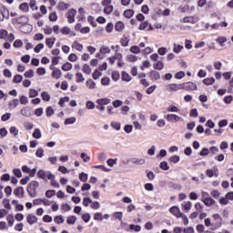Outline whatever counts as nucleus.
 Returning a JSON list of instances; mask_svg holds the SVG:
<instances>
[{
    "label": "nucleus",
    "mask_w": 233,
    "mask_h": 233,
    "mask_svg": "<svg viewBox=\"0 0 233 233\" xmlns=\"http://www.w3.org/2000/svg\"><path fill=\"white\" fill-rule=\"evenodd\" d=\"M20 114L24 117H32V109L29 106L23 107L20 110Z\"/></svg>",
    "instance_id": "10"
},
{
    "label": "nucleus",
    "mask_w": 233,
    "mask_h": 233,
    "mask_svg": "<svg viewBox=\"0 0 233 233\" xmlns=\"http://www.w3.org/2000/svg\"><path fill=\"white\" fill-rule=\"evenodd\" d=\"M167 112H172V113H176V114H179V112H181V110L179 109V107L174 106V105H170L167 107Z\"/></svg>",
    "instance_id": "24"
},
{
    "label": "nucleus",
    "mask_w": 233,
    "mask_h": 233,
    "mask_svg": "<svg viewBox=\"0 0 233 233\" xmlns=\"http://www.w3.org/2000/svg\"><path fill=\"white\" fill-rule=\"evenodd\" d=\"M25 77H26L27 79H30L32 77H34V70L33 69H29L28 71H26L24 74Z\"/></svg>",
    "instance_id": "55"
},
{
    "label": "nucleus",
    "mask_w": 233,
    "mask_h": 233,
    "mask_svg": "<svg viewBox=\"0 0 233 233\" xmlns=\"http://www.w3.org/2000/svg\"><path fill=\"white\" fill-rule=\"evenodd\" d=\"M212 218L214 219V222L212 223L211 230H218V228H221V227L223 226V218H221V215L213 214Z\"/></svg>",
    "instance_id": "3"
},
{
    "label": "nucleus",
    "mask_w": 233,
    "mask_h": 233,
    "mask_svg": "<svg viewBox=\"0 0 233 233\" xmlns=\"http://www.w3.org/2000/svg\"><path fill=\"white\" fill-rule=\"evenodd\" d=\"M41 97L43 101H50V94H48L46 91L42 92Z\"/></svg>",
    "instance_id": "45"
},
{
    "label": "nucleus",
    "mask_w": 233,
    "mask_h": 233,
    "mask_svg": "<svg viewBox=\"0 0 233 233\" xmlns=\"http://www.w3.org/2000/svg\"><path fill=\"white\" fill-rule=\"evenodd\" d=\"M19 101L21 105H28V97L25 96H20Z\"/></svg>",
    "instance_id": "49"
},
{
    "label": "nucleus",
    "mask_w": 233,
    "mask_h": 233,
    "mask_svg": "<svg viewBox=\"0 0 233 233\" xmlns=\"http://www.w3.org/2000/svg\"><path fill=\"white\" fill-rule=\"evenodd\" d=\"M62 70H64V72H68L69 70H72V65L69 62H66L62 66Z\"/></svg>",
    "instance_id": "43"
},
{
    "label": "nucleus",
    "mask_w": 233,
    "mask_h": 233,
    "mask_svg": "<svg viewBox=\"0 0 233 233\" xmlns=\"http://www.w3.org/2000/svg\"><path fill=\"white\" fill-rule=\"evenodd\" d=\"M124 15L125 17H127V19H130V17H132L134 15V10L132 9H127L124 12Z\"/></svg>",
    "instance_id": "39"
},
{
    "label": "nucleus",
    "mask_w": 233,
    "mask_h": 233,
    "mask_svg": "<svg viewBox=\"0 0 233 233\" xmlns=\"http://www.w3.org/2000/svg\"><path fill=\"white\" fill-rule=\"evenodd\" d=\"M123 28H125V24L121 21H118L116 23L115 25V30L116 32H121L123 30Z\"/></svg>",
    "instance_id": "25"
},
{
    "label": "nucleus",
    "mask_w": 233,
    "mask_h": 233,
    "mask_svg": "<svg viewBox=\"0 0 233 233\" xmlns=\"http://www.w3.org/2000/svg\"><path fill=\"white\" fill-rule=\"evenodd\" d=\"M167 89L170 92H177V90H183V84H169Z\"/></svg>",
    "instance_id": "9"
},
{
    "label": "nucleus",
    "mask_w": 233,
    "mask_h": 233,
    "mask_svg": "<svg viewBox=\"0 0 233 233\" xmlns=\"http://www.w3.org/2000/svg\"><path fill=\"white\" fill-rule=\"evenodd\" d=\"M161 170H170V167H168V163L167 161H163L160 163Z\"/></svg>",
    "instance_id": "51"
},
{
    "label": "nucleus",
    "mask_w": 233,
    "mask_h": 233,
    "mask_svg": "<svg viewBox=\"0 0 233 233\" xmlns=\"http://www.w3.org/2000/svg\"><path fill=\"white\" fill-rule=\"evenodd\" d=\"M112 218L114 219H118V221H120V223H123V212H121V211L115 212V213H113Z\"/></svg>",
    "instance_id": "19"
},
{
    "label": "nucleus",
    "mask_w": 233,
    "mask_h": 233,
    "mask_svg": "<svg viewBox=\"0 0 233 233\" xmlns=\"http://www.w3.org/2000/svg\"><path fill=\"white\" fill-rule=\"evenodd\" d=\"M90 207L93 208V210H97L98 208H101V204H99L98 201H92Z\"/></svg>",
    "instance_id": "48"
},
{
    "label": "nucleus",
    "mask_w": 233,
    "mask_h": 233,
    "mask_svg": "<svg viewBox=\"0 0 233 233\" xmlns=\"http://www.w3.org/2000/svg\"><path fill=\"white\" fill-rule=\"evenodd\" d=\"M43 31L46 35H50L52 34V27H50V25H45Z\"/></svg>",
    "instance_id": "57"
},
{
    "label": "nucleus",
    "mask_w": 233,
    "mask_h": 233,
    "mask_svg": "<svg viewBox=\"0 0 233 233\" xmlns=\"http://www.w3.org/2000/svg\"><path fill=\"white\" fill-rule=\"evenodd\" d=\"M33 137H35V139H41V137H42L41 129L35 128V130L33 132Z\"/></svg>",
    "instance_id": "30"
},
{
    "label": "nucleus",
    "mask_w": 233,
    "mask_h": 233,
    "mask_svg": "<svg viewBox=\"0 0 233 233\" xmlns=\"http://www.w3.org/2000/svg\"><path fill=\"white\" fill-rule=\"evenodd\" d=\"M18 105H19V100L17 98H15L9 102V107L11 110L17 108Z\"/></svg>",
    "instance_id": "22"
},
{
    "label": "nucleus",
    "mask_w": 233,
    "mask_h": 233,
    "mask_svg": "<svg viewBox=\"0 0 233 233\" xmlns=\"http://www.w3.org/2000/svg\"><path fill=\"white\" fill-rule=\"evenodd\" d=\"M120 43L122 46H127L128 43H130V40L127 37L124 36L123 38H121Z\"/></svg>",
    "instance_id": "59"
},
{
    "label": "nucleus",
    "mask_w": 233,
    "mask_h": 233,
    "mask_svg": "<svg viewBox=\"0 0 233 233\" xmlns=\"http://www.w3.org/2000/svg\"><path fill=\"white\" fill-rule=\"evenodd\" d=\"M76 221H77V218L76 216H70L67 218L66 223L67 225H75Z\"/></svg>",
    "instance_id": "34"
},
{
    "label": "nucleus",
    "mask_w": 233,
    "mask_h": 233,
    "mask_svg": "<svg viewBox=\"0 0 233 233\" xmlns=\"http://www.w3.org/2000/svg\"><path fill=\"white\" fill-rule=\"evenodd\" d=\"M111 100L109 98H98L96 103L100 106H105L106 105H110Z\"/></svg>",
    "instance_id": "13"
},
{
    "label": "nucleus",
    "mask_w": 233,
    "mask_h": 233,
    "mask_svg": "<svg viewBox=\"0 0 233 233\" xmlns=\"http://www.w3.org/2000/svg\"><path fill=\"white\" fill-rule=\"evenodd\" d=\"M37 96H39V92H37V90L35 89H29V97L32 99L34 97H37Z\"/></svg>",
    "instance_id": "37"
},
{
    "label": "nucleus",
    "mask_w": 233,
    "mask_h": 233,
    "mask_svg": "<svg viewBox=\"0 0 233 233\" xmlns=\"http://www.w3.org/2000/svg\"><path fill=\"white\" fill-rule=\"evenodd\" d=\"M202 203H204V205H206V207H212V205H214L216 203V200H214V198L209 197V198L204 199V201H202Z\"/></svg>",
    "instance_id": "20"
},
{
    "label": "nucleus",
    "mask_w": 233,
    "mask_h": 233,
    "mask_svg": "<svg viewBox=\"0 0 233 233\" xmlns=\"http://www.w3.org/2000/svg\"><path fill=\"white\" fill-rule=\"evenodd\" d=\"M36 157H43L45 156V149L43 147H39L35 152Z\"/></svg>",
    "instance_id": "53"
},
{
    "label": "nucleus",
    "mask_w": 233,
    "mask_h": 233,
    "mask_svg": "<svg viewBox=\"0 0 233 233\" xmlns=\"http://www.w3.org/2000/svg\"><path fill=\"white\" fill-rule=\"evenodd\" d=\"M85 77L82 73H76V83H84Z\"/></svg>",
    "instance_id": "58"
},
{
    "label": "nucleus",
    "mask_w": 233,
    "mask_h": 233,
    "mask_svg": "<svg viewBox=\"0 0 233 233\" xmlns=\"http://www.w3.org/2000/svg\"><path fill=\"white\" fill-rule=\"evenodd\" d=\"M149 77L150 79H152V81H159V79H161V75L159 74V72L152 70L149 73Z\"/></svg>",
    "instance_id": "11"
},
{
    "label": "nucleus",
    "mask_w": 233,
    "mask_h": 233,
    "mask_svg": "<svg viewBox=\"0 0 233 233\" xmlns=\"http://www.w3.org/2000/svg\"><path fill=\"white\" fill-rule=\"evenodd\" d=\"M63 76V73L61 72V69L59 68H55L52 73V77L55 79H59Z\"/></svg>",
    "instance_id": "17"
},
{
    "label": "nucleus",
    "mask_w": 233,
    "mask_h": 233,
    "mask_svg": "<svg viewBox=\"0 0 233 233\" xmlns=\"http://www.w3.org/2000/svg\"><path fill=\"white\" fill-rule=\"evenodd\" d=\"M112 12H114V5H106L104 8V14H107V15H109Z\"/></svg>",
    "instance_id": "38"
},
{
    "label": "nucleus",
    "mask_w": 233,
    "mask_h": 233,
    "mask_svg": "<svg viewBox=\"0 0 233 233\" xmlns=\"http://www.w3.org/2000/svg\"><path fill=\"white\" fill-rule=\"evenodd\" d=\"M77 14V11L76 9H70L67 14V23L72 25V23H76V15Z\"/></svg>",
    "instance_id": "5"
},
{
    "label": "nucleus",
    "mask_w": 233,
    "mask_h": 233,
    "mask_svg": "<svg viewBox=\"0 0 233 233\" xmlns=\"http://www.w3.org/2000/svg\"><path fill=\"white\" fill-rule=\"evenodd\" d=\"M180 159H181V157H179V156L174 155L168 158V162L173 165H176V164H177L178 161H180Z\"/></svg>",
    "instance_id": "23"
},
{
    "label": "nucleus",
    "mask_w": 233,
    "mask_h": 233,
    "mask_svg": "<svg viewBox=\"0 0 233 233\" xmlns=\"http://www.w3.org/2000/svg\"><path fill=\"white\" fill-rule=\"evenodd\" d=\"M14 194H15V196H16V198H19L20 196H24L25 195V189L23 188V187H16L14 190Z\"/></svg>",
    "instance_id": "18"
},
{
    "label": "nucleus",
    "mask_w": 233,
    "mask_h": 233,
    "mask_svg": "<svg viewBox=\"0 0 233 233\" xmlns=\"http://www.w3.org/2000/svg\"><path fill=\"white\" fill-rule=\"evenodd\" d=\"M215 82H216V79H214V77L205 78L203 80L204 85H206L207 86H208L210 85H214Z\"/></svg>",
    "instance_id": "36"
},
{
    "label": "nucleus",
    "mask_w": 233,
    "mask_h": 233,
    "mask_svg": "<svg viewBox=\"0 0 233 233\" xmlns=\"http://www.w3.org/2000/svg\"><path fill=\"white\" fill-rule=\"evenodd\" d=\"M61 34H63V35H68L71 32L70 27L68 26H64L61 30H60Z\"/></svg>",
    "instance_id": "54"
},
{
    "label": "nucleus",
    "mask_w": 233,
    "mask_h": 233,
    "mask_svg": "<svg viewBox=\"0 0 233 233\" xmlns=\"http://www.w3.org/2000/svg\"><path fill=\"white\" fill-rule=\"evenodd\" d=\"M153 68L155 70H163L165 68V64L161 61H157V63L153 65Z\"/></svg>",
    "instance_id": "21"
},
{
    "label": "nucleus",
    "mask_w": 233,
    "mask_h": 233,
    "mask_svg": "<svg viewBox=\"0 0 233 233\" xmlns=\"http://www.w3.org/2000/svg\"><path fill=\"white\" fill-rule=\"evenodd\" d=\"M9 132L15 137L19 134V129L15 127H11Z\"/></svg>",
    "instance_id": "46"
},
{
    "label": "nucleus",
    "mask_w": 233,
    "mask_h": 233,
    "mask_svg": "<svg viewBox=\"0 0 233 233\" xmlns=\"http://www.w3.org/2000/svg\"><path fill=\"white\" fill-rule=\"evenodd\" d=\"M46 44L48 46V48H52V46L56 45V37L46 38Z\"/></svg>",
    "instance_id": "26"
},
{
    "label": "nucleus",
    "mask_w": 233,
    "mask_h": 233,
    "mask_svg": "<svg viewBox=\"0 0 233 233\" xmlns=\"http://www.w3.org/2000/svg\"><path fill=\"white\" fill-rule=\"evenodd\" d=\"M122 80L128 83L132 81V76H130V75H128L127 72H122Z\"/></svg>",
    "instance_id": "35"
},
{
    "label": "nucleus",
    "mask_w": 233,
    "mask_h": 233,
    "mask_svg": "<svg viewBox=\"0 0 233 233\" xmlns=\"http://www.w3.org/2000/svg\"><path fill=\"white\" fill-rule=\"evenodd\" d=\"M7 223L9 227H14L15 219H14V215H8L7 218Z\"/></svg>",
    "instance_id": "42"
},
{
    "label": "nucleus",
    "mask_w": 233,
    "mask_h": 233,
    "mask_svg": "<svg viewBox=\"0 0 233 233\" xmlns=\"http://www.w3.org/2000/svg\"><path fill=\"white\" fill-rule=\"evenodd\" d=\"M37 188H39V182L31 181L27 186V193L31 198H35L37 196Z\"/></svg>",
    "instance_id": "2"
},
{
    "label": "nucleus",
    "mask_w": 233,
    "mask_h": 233,
    "mask_svg": "<svg viewBox=\"0 0 233 233\" xmlns=\"http://www.w3.org/2000/svg\"><path fill=\"white\" fill-rule=\"evenodd\" d=\"M26 16L25 15H22L19 16L17 18L15 19V23H17V25H25V23H26Z\"/></svg>",
    "instance_id": "27"
},
{
    "label": "nucleus",
    "mask_w": 233,
    "mask_h": 233,
    "mask_svg": "<svg viewBox=\"0 0 233 233\" xmlns=\"http://www.w3.org/2000/svg\"><path fill=\"white\" fill-rule=\"evenodd\" d=\"M79 179L83 183H86L88 181V174L82 172L79 174Z\"/></svg>",
    "instance_id": "32"
},
{
    "label": "nucleus",
    "mask_w": 233,
    "mask_h": 233,
    "mask_svg": "<svg viewBox=\"0 0 233 233\" xmlns=\"http://www.w3.org/2000/svg\"><path fill=\"white\" fill-rule=\"evenodd\" d=\"M111 50H110V47L108 46H101L100 47V54H110Z\"/></svg>",
    "instance_id": "52"
},
{
    "label": "nucleus",
    "mask_w": 233,
    "mask_h": 233,
    "mask_svg": "<svg viewBox=\"0 0 233 233\" xmlns=\"http://www.w3.org/2000/svg\"><path fill=\"white\" fill-rule=\"evenodd\" d=\"M86 108H87V110H94V108H96V104H94V102L88 100L86 103Z\"/></svg>",
    "instance_id": "41"
},
{
    "label": "nucleus",
    "mask_w": 233,
    "mask_h": 233,
    "mask_svg": "<svg viewBox=\"0 0 233 233\" xmlns=\"http://www.w3.org/2000/svg\"><path fill=\"white\" fill-rule=\"evenodd\" d=\"M91 203H92V199L90 198H83L84 207H88L89 205H91Z\"/></svg>",
    "instance_id": "64"
},
{
    "label": "nucleus",
    "mask_w": 233,
    "mask_h": 233,
    "mask_svg": "<svg viewBox=\"0 0 233 233\" xmlns=\"http://www.w3.org/2000/svg\"><path fill=\"white\" fill-rule=\"evenodd\" d=\"M183 23H190L191 25H196V23H198V18L194 16H186L183 18Z\"/></svg>",
    "instance_id": "14"
},
{
    "label": "nucleus",
    "mask_w": 233,
    "mask_h": 233,
    "mask_svg": "<svg viewBox=\"0 0 233 233\" xmlns=\"http://www.w3.org/2000/svg\"><path fill=\"white\" fill-rule=\"evenodd\" d=\"M131 163H133V165H145L146 160L145 158L133 157L131 158Z\"/></svg>",
    "instance_id": "16"
},
{
    "label": "nucleus",
    "mask_w": 233,
    "mask_h": 233,
    "mask_svg": "<svg viewBox=\"0 0 233 233\" xmlns=\"http://www.w3.org/2000/svg\"><path fill=\"white\" fill-rule=\"evenodd\" d=\"M19 9L22 10V12H29L30 7L28 6V3H22L19 6Z\"/></svg>",
    "instance_id": "33"
},
{
    "label": "nucleus",
    "mask_w": 233,
    "mask_h": 233,
    "mask_svg": "<svg viewBox=\"0 0 233 233\" xmlns=\"http://www.w3.org/2000/svg\"><path fill=\"white\" fill-rule=\"evenodd\" d=\"M54 196H56V190L54 189H48L46 192V198H54Z\"/></svg>",
    "instance_id": "61"
},
{
    "label": "nucleus",
    "mask_w": 233,
    "mask_h": 233,
    "mask_svg": "<svg viewBox=\"0 0 233 233\" xmlns=\"http://www.w3.org/2000/svg\"><path fill=\"white\" fill-rule=\"evenodd\" d=\"M129 228L130 230H134L135 232H141V226L139 225L130 224Z\"/></svg>",
    "instance_id": "40"
},
{
    "label": "nucleus",
    "mask_w": 233,
    "mask_h": 233,
    "mask_svg": "<svg viewBox=\"0 0 233 233\" xmlns=\"http://www.w3.org/2000/svg\"><path fill=\"white\" fill-rule=\"evenodd\" d=\"M138 30H147V32H152L154 27L152 26V24L148 23V21H144L139 25Z\"/></svg>",
    "instance_id": "6"
},
{
    "label": "nucleus",
    "mask_w": 233,
    "mask_h": 233,
    "mask_svg": "<svg viewBox=\"0 0 233 233\" xmlns=\"http://www.w3.org/2000/svg\"><path fill=\"white\" fill-rule=\"evenodd\" d=\"M173 52L175 54H179V52H181V50H183V46L182 45H177V44H174L173 45Z\"/></svg>",
    "instance_id": "31"
},
{
    "label": "nucleus",
    "mask_w": 233,
    "mask_h": 233,
    "mask_svg": "<svg viewBox=\"0 0 233 233\" xmlns=\"http://www.w3.org/2000/svg\"><path fill=\"white\" fill-rule=\"evenodd\" d=\"M182 90H198V86L194 82L183 83Z\"/></svg>",
    "instance_id": "7"
},
{
    "label": "nucleus",
    "mask_w": 233,
    "mask_h": 233,
    "mask_svg": "<svg viewBox=\"0 0 233 233\" xmlns=\"http://www.w3.org/2000/svg\"><path fill=\"white\" fill-rule=\"evenodd\" d=\"M106 164L108 165V167H114L115 165H117V158H109L106 161Z\"/></svg>",
    "instance_id": "47"
},
{
    "label": "nucleus",
    "mask_w": 233,
    "mask_h": 233,
    "mask_svg": "<svg viewBox=\"0 0 233 233\" xmlns=\"http://www.w3.org/2000/svg\"><path fill=\"white\" fill-rule=\"evenodd\" d=\"M130 52H132V54H139V52H141V49L137 46H133L130 47Z\"/></svg>",
    "instance_id": "62"
},
{
    "label": "nucleus",
    "mask_w": 233,
    "mask_h": 233,
    "mask_svg": "<svg viewBox=\"0 0 233 233\" xmlns=\"http://www.w3.org/2000/svg\"><path fill=\"white\" fill-rule=\"evenodd\" d=\"M114 108H119V106H123V101L121 100H115L112 103Z\"/></svg>",
    "instance_id": "60"
},
{
    "label": "nucleus",
    "mask_w": 233,
    "mask_h": 233,
    "mask_svg": "<svg viewBox=\"0 0 233 233\" xmlns=\"http://www.w3.org/2000/svg\"><path fill=\"white\" fill-rule=\"evenodd\" d=\"M227 41H228V38H227V36H218L216 39V43H218V45H219L220 46H225V43H227Z\"/></svg>",
    "instance_id": "15"
},
{
    "label": "nucleus",
    "mask_w": 233,
    "mask_h": 233,
    "mask_svg": "<svg viewBox=\"0 0 233 233\" xmlns=\"http://www.w3.org/2000/svg\"><path fill=\"white\" fill-rule=\"evenodd\" d=\"M36 176L39 179H43L44 181H51L53 177H56V175H54L52 171L45 169L38 170Z\"/></svg>",
    "instance_id": "1"
},
{
    "label": "nucleus",
    "mask_w": 233,
    "mask_h": 233,
    "mask_svg": "<svg viewBox=\"0 0 233 233\" xmlns=\"http://www.w3.org/2000/svg\"><path fill=\"white\" fill-rule=\"evenodd\" d=\"M36 221H37V217L34 215L27 216V223H29V225H34Z\"/></svg>",
    "instance_id": "28"
},
{
    "label": "nucleus",
    "mask_w": 233,
    "mask_h": 233,
    "mask_svg": "<svg viewBox=\"0 0 233 233\" xmlns=\"http://www.w3.org/2000/svg\"><path fill=\"white\" fill-rule=\"evenodd\" d=\"M72 48H75V50H77L78 52H83V44L74 42Z\"/></svg>",
    "instance_id": "29"
},
{
    "label": "nucleus",
    "mask_w": 233,
    "mask_h": 233,
    "mask_svg": "<svg viewBox=\"0 0 233 233\" xmlns=\"http://www.w3.org/2000/svg\"><path fill=\"white\" fill-rule=\"evenodd\" d=\"M8 37V31L5 29L0 30V39H6Z\"/></svg>",
    "instance_id": "56"
},
{
    "label": "nucleus",
    "mask_w": 233,
    "mask_h": 233,
    "mask_svg": "<svg viewBox=\"0 0 233 233\" xmlns=\"http://www.w3.org/2000/svg\"><path fill=\"white\" fill-rule=\"evenodd\" d=\"M169 212L170 214H173V216H175V218H181V216H183V213L181 212V210L179 209L178 207L177 206H173L169 208Z\"/></svg>",
    "instance_id": "8"
},
{
    "label": "nucleus",
    "mask_w": 233,
    "mask_h": 233,
    "mask_svg": "<svg viewBox=\"0 0 233 233\" xmlns=\"http://www.w3.org/2000/svg\"><path fill=\"white\" fill-rule=\"evenodd\" d=\"M13 81L14 83H16V84L21 83V81H23V76L21 75L15 76L13 78Z\"/></svg>",
    "instance_id": "63"
},
{
    "label": "nucleus",
    "mask_w": 233,
    "mask_h": 233,
    "mask_svg": "<svg viewBox=\"0 0 233 233\" xmlns=\"http://www.w3.org/2000/svg\"><path fill=\"white\" fill-rule=\"evenodd\" d=\"M165 118L168 123H179L181 119H183L181 116L176 115V114H167Z\"/></svg>",
    "instance_id": "4"
},
{
    "label": "nucleus",
    "mask_w": 233,
    "mask_h": 233,
    "mask_svg": "<svg viewBox=\"0 0 233 233\" xmlns=\"http://www.w3.org/2000/svg\"><path fill=\"white\" fill-rule=\"evenodd\" d=\"M181 207H182V210H184V212L188 213V212H190V209L192 208V202L184 201L181 204Z\"/></svg>",
    "instance_id": "12"
},
{
    "label": "nucleus",
    "mask_w": 233,
    "mask_h": 233,
    "mask_svg": "<svg viewBox=\"0 0 233 233\" xmlns=\"http://www.w3.org/2000/svg\"><path fill=\"white\" fill-rule=\"evenodd\" d=\"M74 123H76V117L72 116V117L66 118L64 122V125H74Z\"/></svg>",
    "instance_id": "50"
},
{
    "label": "nucleus",
    "mask_w": 233,
    "mask_h": 233,
    "mask_svg": "<svg viewBox=\"0 0 233 233\" xmlns=\"http://www.w3.org/2000/svg\"><path fill=\"white\" fill-rule=\"evenodd\" d=\"M54 221L57 225H61V223H65V218H63V216H56L55 217Z\"/></svg>",
    "instance_id": "44"
}]
</instances>
